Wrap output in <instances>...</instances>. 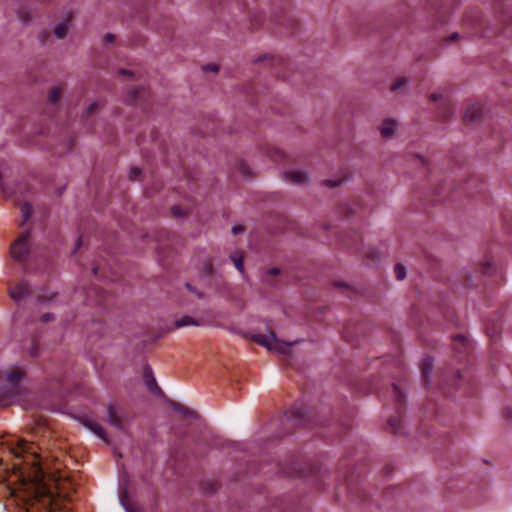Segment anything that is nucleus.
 <instances>
[{
  "label": "nucleus",
  "instance_id": "f704fd0d",
  "mask_svg": "<svg viewBox=\"0 0 512 512\" xmlns=\"http://www.w3.org/2000/svg\"><path fill=\"white\" fill-rule=\"evenodd\" d=\"M54 319V315L51 314V313H45L42 315V321L43 322H48V321H51Z\"/></svg>",
  "mask_w": 512,
  "mask_h": 512
},
{
  "label": "nucleus",
  "instance_id": "f8f14e48",
  "mask_svg": "<svg viewBox=\"0 0 512 512\" xmlns=\"http://www.w3.org/2000/svg\"><path fill=\"white\" fill-rule=\"evenodd\" d=\"M145 379H146V385L152 393H154V394L161 393V389L158 387L157 382H156L155 378L153 377L151 370L145 372Z\"/></svg>",
  "mask_w": 512,
  "mask_h": 512
},
{
  "label": "nucleus",
  "instance_id": "a878e982",
  "mask_svg": "<svg viewBox=\"0 0 512 512\" xmlns=\"http://www.w3.org/2000/svg\"><path fill=\"white\" fill-rule=\"evenodd\" d=\"M141 175V169L139 167H131L129 177L132 180H137Z\"/></svg>",
  "mask_w": 512,
  "mask_h": 512
},
{
  "label": "nucleus",
  "instance_id": "f257e3e1",
  "mask_svg": "<svg viewBox=\"0 0 512 512\" xmlns=\"http://www.w3.org/2000/svg\"><path fill=\"white\" fill-rule=\"evenodd\" d=\"M19 449L23 453H28L32 457V466L17 471L18 487L8 488L11 501L17 506H23L28 512L30 507L40 505L51 512L61 508V501L54 496L51 487L48 485L45 474L36 461V453L32 451V446L25 440L19 441Z\"/></svg>",
  "mask_w": 512,
  "mask_h": 512
},
{
  "label": "nucleus",
  "instance_id": "58836bf2",
  "mask_svg": "<svg viewBox=\"0 0 512 512\" xmlns=\"http://www.w3.org/2000/svg\"><path fill=\"white\" fill-rule=\"evenodd\" d=\"M1 188H2L3 193H4L7 197L11 196V193H10V192H8V190L6 189V186H5L4 184H2Z\"/></svg>",
  "mask_w": 512,
  "mask_h": 512
},
{
  "label": "nucleus",
  "instance_id": "412c9836",
  "mask_svg": "<svg viewBox=\"0 0 512 512\" xmlns=\"http://www.w3.org/2000/svg\"><path fill=\"white\" fill-rule=\"evenodd\" d=\"M394 273L397 280H404L406 277V268L402 264H396L394 267Z\"/></svg>",
  "mask_w": 512,
  "mask_h": 512
},
{
  "label": "nucleus",
  "instance_id": "9b49d317",
  "mask_svg": "<svg viewBox=\"0 0 512 512\" xmlns=\"http://www.w3.org/2000/svg\"><path fill=\"white\" fill-rule=\"evenodd\" d=\"M201 325H202L201 322L197 321L196 319H194L193 317H191L189 315H184L174 322L175 328H183V327H187V326H197L198 327Z\"/></svg>",
  "mask_w": 512,
  "mask_h": 512
},
{
  "label": "nucleus",
  "instance_id": "a211bd4d",
  "mask_svg": "<svg viewBox=\"0 0 512 512\" xmlns=\"http://www.w3.org/2000/svg\"><path fill=\"white\" fill-rule=\"evenodd\" d=\"M218 293L227 298H232V287L229 283L223 282L218 286Z\"/></svg>",
  "mask_w": 512,
  "mask_h": 512
},
{
  "label": "nucleus",
  "instance_id": "1a4fd4ad",
  "mask_svg": "<svg viewBox=\"0 0 512 512\" xmlns=\"http://www.w3.org/2000/svg\"><path fill=\"white\" fill-rule=\"evenodd\" d=\"M481 117H482L481 107L477 104H472L466 109L463 119L466 123L470 124V123L477 122L478 120L481 119Z\"/></svg>",
  "mask_w": 512,
  "mask_h": 512
},
{
  "label": "nucleus",
  "instance_id": "4c0bfd02",
  "mask_svg": "<svg viewBox=\"0 0 512 512\" xmlns=\"http://www.w3.org/2000/svg\"><path fill=\"white\" fill-rule=\"evenodd\" d=\"M172 212H173V214H174V215H176V216L181 215L180 208H179L178 206H174V207L172 208Z\"/></svg>",
  "mask_w": 512,
  "mask_h": 512
},
{
  "label": "nucleus",
  "instance_id": "39448f33",
  "mask_svg": "<svg viewBox=\"0 0 512 512\" xmlns=\"http://www.w3.org/2000/svg\"><path fill=\"white\" fill-rule=\"evenodd\" d=\"M285 181L293 185H306L309 182L308 174L303 170L291 169L283 173Z\"/></svg>",
  "mask_w": 512,
  "mask_h": 512
},
{
  "label": "nucleus",
  "instance_id": "0eeeda50",
  "mask_svg": "<svg viewBox=\"0 0 512 512\" xmlns=\"http://www.w3.org/2000/svg\"><path fill=\"white\" fill-rule=\"evenodd\" d=\"M9 295L15 302L19 303L28 298L31 293L28 284L24 280H21L15 288L9 290Z\"/></svg>",
  "mask_w": 512,
  "mask_h": 512
},
{
  "label": "nucleus",
  "instance_id": "f03ea898",
  "mask_svg": "<svg viewBox=\"0 0 512 512\" xmlns=\"http://www.w3.org/2000/svg\"><path fill=\"white\" fill-rule=\"evenodd\" d=\"M256 343L267 348L269 351L287 354L290 351V348L302 342V340H295L293 342L282 341L276 337V334L273 331H270L269 334H254L251 337Z\"/></svg>",
  "mask_w": 512,
  "mask_h": 512
},
{
  "label": "nucleus",
  "instance_id": "7ed1b4c3",
  "mask_svg": "<svg viewBox=\"0 0 512 512\" xmlns=\"http://www.w3.org/2000/svg\"><path fill=\"white\" fill-rule=\"evenodd\" d=\"M29 231L22 233L11 245V255L16 261H22L29 252Z\"/></svg>",
  "mask_w": 512,
  "mask_h": 512
},
{
  "label": "nucleus",
  "instance_id": "2f4dec72",
  "mask_svg": "<svg viewBox=\"0 0 512 512\" xmlns=\"http://www.w3.org/2000/svg\"><path fill=\"white\" fill-rule=\"evenodd\" d=\"M118 73L121 76L129 77V78L134 77V72L131 70H128V69H120Z\"/></svg>",
  "mask_w": 512,
  "mask_h": 512
},
{
  "label": "nucleus",
  "instance_id": "473e14b6",
  "mask_svg": "<svg viewBox=\"0 0 512 512\" xmlns=\"http://www.w3.org/2000/svg\"><path fill=\"white\" fill-rule=\"evenodd\" d=\"M12 392H13V390L9 386L8 390L6 391L7 395L2 399L5 403H11V400H10L9 397H10ZM2 394H5V391H2ZM15 400H16V397L12 400V402L15 401Z\"/></svg>",
  "mask_w": 512,
  "mask_h": 512
},
{
  "label": "nucleus",
  "instance_id": "de8ad7c7",
  "mask_svg": "<svg viewBox=\"0 0 512 512\" xmlns=\"http://www.w3.org/2000/svg\"><path fill=\"white\" fill-rule=\"evenodd\" d=\"M401 399V395H397V400H400Z\"/></svg>",
  "mask_w": 512,
  "mask_h": 512
},
{
  "label": "nucleus",
  "instance_id": "aec40b11",
  "mask_svg": "<svg viewBox=\"0 0 512 512\" xmlns=\"http://www.w3.org/2000/svg\"><path fill=\"white\" fill-rule=\"evenodd\" d=\"M61 95H62L61 89L59 87H53L49 93V102L54 105L57 104Z\"/></svg>",
  "mask_w": 512,
  "mask_h": 512
},
{
  "label": "nucleus",
  "instance_id": "6e6552de",
  "mask_svg": "<svg viewBox=\"0 0 512 512\" xmlns=\"http://www.w3.org/2000/svg\"><path fill=\"white\" fill-rule=\"evenodd\" d=\"M22 377L23 373L19 370H13L6 374V379L9 382L11 389L13 390L9 397L11 401L20 393V387L18 384Z\"/></svg>",
  "mask_w": 512,
  "mask_h": 512
},
{
  "label": "nucleus",
  "instance_id": "c85d7f7f",
  "mask_svg": "<svg viewBox=\"0 0 512 512\" xmlns=\"http://www.w3.org/2000/svg\"><path fill=\"white\" fill-rule=\"evenodd\" d=\"M173 407L175 410H177L181 413H184L185 415H193L194 414L192 411H190L189 409H187L179 404H174Z\"/></svg>",
  "mask_w": 512,
  "mask_h": 512
},
{
  "label": "nucleus",
  "instance_id": "423d86ee",
  "mask_svg": "<svg viewBox=\"0 0 512 512\" xmlns=\"http://www.w3.org/2000/svg\"><path fill=\"white\" fill-rule=\"evenodd\" d=\"M398 127L399 124L397 120L393 118H385L378 126V131L382 137L391 138L396 134Z\"/></svg>",
  "mask_w": 512,
  "mask_h": 512
},
{
  "label": "nucleus",
  "instance_id": "2eb2a0df",
  "mask_svg": "<svg viewBox=\"0 0 512 512\" xmlns=\"http://www.w3.org/2000/svg\"><path fill=\"white\" fill-rule=\"evenodd\" d=\"M20 210L23 218L21 225H24L33 214V206L30 203H24L22 204Z\"/></svg>",
  "mask_w": 512,
  "mask_h": 512
},
{
  "label": "nucleus",
  "instance_id": "49530a36",
  "mask_svg": "<svg viewBox=\"0 0 512 512\" xmlns=\"http://www.w3.org/2000/svg\"><path fill=\"white\" fill-rule=\"evenodd\" d=\"M393 389H394L395 391H397V386H396V385H393Z\"/></svg>",
  "mask_w": 512,
  "mask_h": 512
},
{
  "label": "nucleus",
  "instance_id": "20e7f679",
  "mask_svg": "<svg viewBox=\"0 0 512 512\" xmlns=\"http://www.w3.org/2000/svg\"><path fill=\"white\" fill-rule=\"evenodd\" d=\"M127 419L126 414L113 404H109L107 408L106 421L119 431H124L123 422Z\"/></svg>",
  "mask_w": 512,
  "mask_h": 512
},
{
  "label": "nucleus",
  "instance_id": "c756f323",
  "mask_svg": "<svg viewBox=\"0 0 512 512\" xmlns=\"http://www.w3.org/2000/svg\"><path fill=\"white\" fill-rule=\"evenodd\" d=\"M429 99H430L431 101H434V102H435V101H439V100L443 99V93H442V92H440V91L433 92V93H431V94L429 95Z\"/></svg>",
  "mask_w": 512,
  "mask_h": 512
},
{
  "label": "nucleus",
  "instance_id": "f3484780",
  "mask_svg": "<svg viewBox=\"0 0 512 512\" xmlns=\"http://www.w3.org/2000/svg\"><path fill=\"white\" fill-rule=\"evenodd\" d=\"M230 258L233 261L235 268L241 274H244L245 273V268H244L243 256L240 255V254H233V255L230 256Z\"/></svg>",
  "mask_w": 512,
  "mask_h": 512
},
{
  "label": "nucleus",
  "instance_id": "393cba45",
  "mask_svg": "<svg viewBox=\"0 0 512 512\" xmlns=\"http://www.w3.org/2000/svg\"><path fill=\"white\" fill-rule=\"evenodd\" d=\"M406 84V80L404 78H398L394 81V83L391 86L392 91H397L401 87H403Z\"/></svg>",
  "mask_w": 512,
  "mask_h": 512
},
{
  "label": "nucleus",
  "instance_id": "a18cd8bd",
  "mask_svg": "<svg viewBox=\"0 0 512 512\" xmlns=\"http://www.w3.org/2000/svg\"><path fill=\"white\" fill-rule=\"evenodd\" d=\"M93 272H94V274H97V269H96V268H94V269H93Z\"/></svg>",
  "mask_w": 512,
  "mask_h": 512
},
{
  "label": "nucleus",
  "instance_id": "c03bdc74",
  "mask_svg": "<svg viewBox=\"0 0 512 512\" xmlns=\"http://www.w3.org/2000/svg\"><path fill=\"white\" fill-rule=\"evenodd\" d=\"M15 455L18 457L20 456V452L19 451H14Z\"/></svg>",
  "mask_w": 512,
  "mask_h": 512
},
{
  "label": "nucleus",
  "instance_id": "c9c22d12",
  "mask_svg": "<svg viewBox=\"0 0 512 512\" xmlns=\"http://www.w3.org/2000/svg\"><path fill=\"white\" fill-rule=\"evenodd\" d=\"M267 273L269 275L276 276V275H278L280 273V269L276 268V267H273V268L268 269Z\"/></svg>",
  "mask_w": 512,
  "mask_h": 512
},
{
  "label": "nucleus",
  "instance_id": "6ab92c4d",
  "mask_svg": "<svg viewBox=\"0 0 512 512\" xmlns=\"http://www.w3.org/2000/svg\"><path fill=\"white\" fill-rule=\"evenodd\" d=\"M237 171L244 178L249 177L251 175V169L244 161H239L236 166Z\"/></svg>",
  "mask_w": 512,
  "mask_h": 512
},
{
  "label": "nucleus",
  "instance_id": "ddd939ff",
  "mask_svg": "<svg viewBox=\"0 0 512 512\" xmlns=\"http://www.w3.org/2000/svg\"><path fill=\"white\" fill-rule=\"evenodd\" d=\"M140 91L141 87H132L128 89L123 96V101L127 104H132L137 99Z\"/></svg>",
  "mask_w": 512,
  "mask_h": 512
},
{
  "label": "nucleus",
  "instance_id": "4468645a",
  "mask_svg": "<svg viewBox=\"0 0 512 512\" xmlns=\"http://www.w3.org/2000/svg\"><path fill=\"white\" fill-rule=\"evenodd\" d=\"M120 503L125 512H140V508L137 505H133L128 501L127 491H125L124 495L120 497Z\"/></svg>",
  "mask_w": 512,
  "mask_h": 512
},
{
  "label": "nucleus",
  "instance_id": "bb28decb",
  "mask_svg": "<svg viewBox=\"0 0 512 512\" xmlns=\"http://www.w3.org/2000/svg\"><path fill=\"white\" fill-rule=\"evenodd\" d=\"M185 287L192 293H194L197 298L199 299H203L204 298V294L200 291H198L197 289H195L190 283H185Z\"/></svg>",
  "mask_w": 512,
  "mask_h": 512
},
{
  "label": "nucleus",
  "instance_id": "e433bc0d",
  "mask_svg": "<svg viewBox=\"0 0 512 512\" xmlns=\"http://www.w3.org/2000/svg\"><path fill=\"white\" fill-rule=\"evenodd\" d=\"M242 231H243V227L240 225H235L232 227L233 234H238V233H241Z\"/></svg>",
  "mask_w": 512,
  "mask_h": 512
},
{
  "label": "nucleus",
  "instance_id": "a19ab883",
  "mask_svg": "<svg viewBox=\"0 0 512 512\" xmlns=\"http://www.w3.org/2000/svg\"><path fill=\"white\" fill-rule=\"evenodd\" d=\"M458 36L459 35L457 33H454V34H452L451 39L454 40V39L458 38Z\"/></svg>",
  "mask_w": 512,
  "mask_h": 512
},
{
  "label": "nucleus",
  "instance_id": "ea45409f",
  "mask_svg": "<svg viewBox=\"0 0 512 512\" xmlns=\"http://www.w3.org/2000/svg\"><path fill=\"white\" fill-rule=\"evenodd\" d=\"M29 354L32 356V357H35L38 355L37 353V350L35 348H31L30 351H29Z\"/></svg>",
  "mask_w": 512,
  "mask_h": 512
},
{
  "label": "nucleus",
  "instance_id": "b1692460",
  "mask_svg": "<svg viewBox=\"0 0 512 512\" xmlns=\"http://www.w3.org/2000/svg\"><path fill=\"white\" fill-rule=\"evenodd\" d=\"M388 425L393 433H397L400 426V420L397 417H391L388 421Z\"/></svg>",
  "mask_w": 512,
  "mask_h": 512
},
{
  "label": "nucleus",
  "instance_id": "72a5a7b5",
  "mask_svg": "<svg viewBox=\"0 0 512 512\" xmlns=\"http://www.w3.org/2000/svg\"><path fill=\"white\" fill-rule=\"evenodd\" d=\"M203 69L205 71L218 72V66L216 64H207Z\"/></svg>",
  "mask_w": 512,
  "mask_h": 512
},
{
  "label": "nucleus",
  "instance_id": "4be33fe9",
  "mask_svg": "<svg viewBox=\"0 0 512 512\" xmlns=\"http://www.w3.org/2000/svg\"><path fill=\"white\" fill-rule=\"evenodd\" d=\"M422 365H423V368H422V370H423V374H424L426 377H428V376L430 375L431 371H432V368H433V359H432V358H430V357L425 358V359L423 360Z\"/></svg>",
  "mask_w": 512,
  "mask_h": 512
},
{
  "label": "nucleus",
  "instance_id": "cd10ccee",
  "mask_svg": "<svg viewBox=\"0 0 512 512\" xmlns=\"http://www.w3.org/2000/svg\"><path fill=\"white\" fill-rule=\"evenodd\" d=\"M99 104V101H94L91 104H89V106L86 109V116L92 114L98 108Z\"/></svg>",
  "mask_w": 512,
  "mask_h": 512
},
{
  "label": "nucleus",
  "instance_id": "dca6fc26",
  "mask_svg": "<svg viewBox=\"0 0 512 512\" xmlns=\"http://www.w3.org/2000/svg\"><path fill=\"white\" fill-rule=\"evenodd\" d=\"M67 30V24L65 22H60L54 27L53 33L58 39H63L67 35Z\"/></svg>",
  "mask_w": 512,
  "mask_h": 512
},
{
  "label": "nucleus",
  "instance_id": "5701e85b",
  "mask_svg": "<svg viewBox=\"0 0 512 512\" xmlns=\"http://www.w3.org/2000/svg\"><path fill=\"white\" fill-rule=\"evenodd\" d=\"M345 183L344 179H327L323 181L324 186L328 188H336Z\"/></svg>",
  "mask_w": 512,
  "mask_h": 512
},
{
  "label": "nucleus",
  "instance_id": "9d476101",
  "mask_svg": "<svg viewBox=\"0 0 512 512\" xmlns=\"http://www.w3.org/2000/svg\"><path fill=\"white\" fill-rule=\"evenodd\" d=\"M84 426L89 429L92 433L98 436L100 439L108 443L107 435L103 429V427L96 421L92 419H85L83 422Z\"/></svg>",
  "mask_w": 512,
  "mask_h": 512
},
{
  "label": "nucleus",
  "instance_id": "37998d69",
  "mask_svg": "<svg viewBox=\"0 0 512 512\" xmlns=\"http://www.w3.org/2000/svg\"><path fill=\"white\" fill-rule=\"evenodd\" d=\"M418 158L421 162H424V158L422 156H418Z\"/></svg>",
  "mask_w": 512,
  "mask_h": 512
},
{
  "label": "nucleus",
  "instance_id": "7c9ffc66",
  "mask_svg": "<svg viewBox=\"0 0 512 512\" xmlns=\"http://www.w3.org/2000/svg\"><path fill=\"white\" fill-rule=\"evenodd\" d=\"M115 41V35L112 33H107L103 36V42L105 44H112Z\"/></svg>",
  "mask_w": 512,
  "mask_h": 512
},
{
  "label": "nucleus",
  "instance_id": "79ce46f5",
  "mask_svg": "<svg viewBox=\"0 0 512 512\" xmlns=\"http://www.w3.org/2000/svg\"><path fill=\"white\" fill-rule=\"evenodd\" d=\"M455 339L464 340V337L461 336V335H458V336L455 337Z\"/></svg>",
  "mask_w": 512,
  "mask_h": 512
}]
</instances>
